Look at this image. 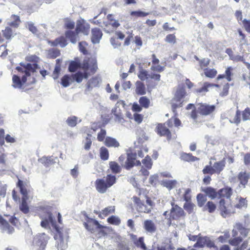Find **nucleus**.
Segmentation results:
<instances>
[{
  "label": "nucleus",
  "instance_id": "nucleus-32",
  "mask_svg": "<svg viewBox=\"0 0 250 250\" xmlns=\"http://www.w3.org/2000/svg\"><path fill=\"white\" fill-rule=\"evenodd\" d=\"M38 161L45 167H48L56 163L55 159L52 156L48 157L43 156L39 159Z\"/></svg>",
  "mask_w": 250,
  "mask_h": 250
},
{
  "label": "nucleus",
  "instance_id": "nucleus-18",
  "mask_svg": "<svg viewBox=\"0 0 250 250\" xmlns=\"http://www.w3.org/2000/svg\"><path fill=\"white\" fill-rule=\"evenodd\" d=\"M238 232H240L242 237H246L248 235L249 230L243 226V224L240 223H237L234 226V229L232 231V236H237L238 235Z\"/></svg>",
  "mask_w": 250,
  "mask_h": 250
},
{
  "label": "nucleus",
  "instance_id": "nucleus-31",
  "mask_svg": "<svg viewBox=\"0 0 250 250\" xmlns=\"http://www.w3.org/2000/svg\"><path fill=\"white\" fill-rule=\"evenodd\" d=\"M66 39L65 36H61L51 42V45L54 46L59 45L61 47H64L66 46L68 43Z\"/></svg>",
  "mask_w": 250,
  "mask_h": 250
},
{
  "label": "nucleus",
  "instance_id": "nucleus-15",
  "mask_svg": "<svg viewBox=\"0 0 250 250\" xmlns=\"http://www.w3.org/2000/svg\"><path fill=\"white\" fill-rule=\"evenodd\" d=\"M90 28V24L83 19H80L77 21L75 29L79 34L82 33L84 35H88Z\"/></svg>",
  "mask_w": 250,
  "mask_h": 250
},
{
  "label": "nucleus",
  "instance_id": "nucleus-45",
  "mask_svg": "<svg viewBox=\"0 0 250 250\" xmlns=\"http://www.w3.org/2000/svg\"><path fill=\"white\" fill-rule=\"evenodd\" d=\"M11 18L13 21L9 23V25L12 27L18 28L21 22L20 17L16 15H12Z\"/></svg>",
  "mask_w": 250,
  "mask_h": 250
},
{
  "label": "nucleus",
  "instance_id": "nucleus-54",
  "mask_svg": "<svg viewBox=\"0 0 250 250\" xmlns=\"http://www.w3.org/2000/svg\"><path fill=\"white\" fill-rule=\"evenodd\" d=\"M142 163L147 168H151L152 166V162L150 157L148 155L146 156L145 158L142 160Z\"/></svg>",
  "mask_w": 250,
  "mask_h": 250
},
{
  "label": "nucleus",
  "instance_id": "nucleus-40",
  "mask_svg": "<svg viewBox=\"0 0 250 250\" xmlns=\"http://www.w3.org/2000/svg\"><path fill=\"white\" fill-rule=\"evenodd\" d=\"M204 71L205 75L211 79L215 77L217 74V71L215 68H205Z\"/></svg>",
  "mask_w": 250,
  "mask_h": 250
},
{
  "label": "nucleus",
  "instance_id": "nucleus-43",
  "mask_svg": "<svg viewBox=\"0 0 250 250\" xmlns=\"http://www.w3.org/2000/svg\"><path fill=\"white\" fill-rule=\"evenodd\" d=\"M60 54V51L56 48L50 49L48 51V57L50 59H55Z\"/></svg>",
  "mask_w": 250,
  "mask_h": 250
},
{
  "label": "nucleus",
  "instance_id": "nucleus-23",
  "mask_svg": "<svg viewBox=\"0 0 250 250\" xmlns=\"http://www.w3.org/2000/svg\"><path fill=\"white\" fill-rule=\"evenodd\" d=\"M64 35L66 38L73 44H76L79 40V33L76 30L75 31L66 30L65 31Z\"/></svg>",
  "mask_w": 250,
  "mask_h": 250
},
{
  "label": "nucleus",
  "instance_id": "nucleus-59",
  "mask_svg": "<svg viewBox=\"0 0 250 250\" xmlns=\"http://www.w3.org/2000/svg\"><path fill=\"white\" fill-rule=\"evenodd\" d=\"M26 27L28 30L32 32L33 34L37 35L38 32L37 27L34 25L32 22H27Z\"/></svg>",
  "mask_w": 250,
  "mask_h": 250
},
{
  "label": "nucleus",
  "instance_id": "nucleus-41",
  "mask_svg": "<svg viewBox=\"0 0 250 250\" xmlns=\"http://www.w3.org/2000/svg\"><path fill=\"white\" fill-rule=\"evenodd\" d=\"M109 151L104 146H102L100 149V157L103 161H106L109 158Z\"/></svg>",
  "mask_w": 250,
  "mask_h": 250
},
{
  "label": "nucleus",
  "instance_id": "nucleus-2",
  "mask_svg": "<svg viewBox=\"0 0 250 250\" xmlns=\"http://www.w3.org/2000/svg\"><path fill=\"white\" fill-rule=\"evenodd\" d=\"M232 193V189L230 187L227 186V189L217 200L219 210L221 215L224 217H226L234 212L231 200Z\"/></svg>",
  "mask_w": 250,
  "mask_h": 250
},
{
  "label": "nucleus",
  "instance_id": "nucleus-13",
  "mask_svg": "<svg viewBox=\"0 0 250 250\" xmlns=\"http://www.w3.org/2000/svg\"><path fill=\"white\" fill-rule=\"evenodd\" d=\"M49 236L44 233H41L36 236L34 239V245L37 247L38 250H44L48 243Z\"/></svg>",
  "mask_w": 250,
  "mask_h": 250
},
{
  "label": "nucleus",
  "instance_id": "nucleus-17",
  "mask_svg": "<svg viewBox=\"0 0 250 250\" xmlns=\"http://www.w3.org/2000/svg\"><path fill=\"white\" fill-rule=\"evenodd\" d=\"M207 246L208 247L211 248L214 247V244L211 241L209 238L206 236L202 237L199 236L197 241L193 245L194 248H204Z\"/></svg>",
  "mask_w": 250,
  "mask_h": 250
},
{
  "label": "nucleus",
  "instance_id": "nucleus-26",
  "mask_svg": "<svg viewBox=\"0 0 250 250\" xmlns=\"http://www.w3.org/2000/svg\"><path fill=\"white\" fill-rule=\"evenodd\" d=\"M136 153H131L128 155L125 162V167L129 170L135 166V161L136 159Z\"/></svg>",
  "mask_w": 250,
  "mask_h": 250
},
{
  "label": "nucleus",
  "instance_id": "nucleus-60",
  "mask_svg": "<svg viewBox=\"0 0 250 250\" xmlns=\"http://www.w3.org/2000/svg\"><path fill=\"white\" fill-rule=\"evenodd\" d=\"M88 45V43L85 41H82L79 43V48L80 51L84 55L87 54V50L86 47Z\"/></svg>",
  "mask_w": 250,
  "mask_h": 250
},
{
  "label": "nucleus",
  "instance_id": "nucleus-61",
  "mask_svg": "<svg viewBox=\"0 0 250 250\" xmlns=\"http://www.w3.org/2000/svg\"><path fill=\"white\" fill-rule=\"evenodd\" d=\"M66 123L69 126L74 127L77 124V118L76 116L69 117L67 118Z\"/></svg>",
  "mask_w": 250,
  "mask_h": 250
},
{
  "label": "nucleus",
  "instance_id": "nucleus-10",
  "mask_svg": "<svg viewBox=\"0 0 250 250\" xmlns=\"http://www.w3.org/2000/svg\"><path fill=\"white\" fill-rule=\"evenodd\" d=\"M172 125L171 119L167 120L164 123H158L155 129L156 133L160 137H164L167 141H170L172 138V133L169 129Z\"/></svg>",
  "mask_w": 250,
  "mask_h": 250
},
{
  "label": "nucleus",
  "instance_id": "nucleus-36",
  "mask_svg": "<svg viewBox=\"0 0 250 250\" xmlns=\"http://www.w3.org/2000/svg\"><path fill=\"white\" fill-rule=\"evenodd\" d=\"M180 158L182 160L188 162H194L199 160L198 158L193 156L191 153L185 152H182L181 154Z\"/></svg>",
  "mask_w": 250,
  "mask_h": 250
},
{
  "label": "nucleus",
  "instance_id": "nucleus-58",
  "mask_svg": "<svg viewBox=\"0 0 250 250\" xmlns=\"http://www.w3.org/2000/svg\"><path fill=\"white\" fill-rule=\"evenodd\" d=\"M205 207L209 213L213 212L216 208V205L212 201H208Z\"/></svg>",
  "mask_w": 250,
  "mask_h": 250
},
{
  "label": "nucleus",
  "instance_id": "nucleus-55",
  "mask_svg": "<svg viewBox=\"0 0 250 250\" xmlns=\"http://www.w3.org/2000/svg\"><path fill=\"white\" fill-rule=\"evenodd\" d=\"M165 40L167 42L174 44L176 43L177 40L174 34H169L166 36Z\"/></svg>",
  "mask_w": 250,
  "mask_h": 250
},
{
  "label": "nucleus",
  "instance_id": "nucleus-49",
  "mask_svg": "<svg viewBox=\"0 0 250 250\" xmlns=\"http://www.w3.org/2000/svg\"><path fill=\"white\" fill-rule=\"evenodd\" d=\"M134 243L136 247H140L143 250H146L147 249L143 237H139V239L134 241Z\"/></svg>",
  "mask_w": 250,
  "mask_h": 250
},
{
  "label": "nucleus",
  "instance_id": "nucleus-7",
  "mask_svg": "<svg viewBox=\"0 0 250 250\" xmlns=\"http://www.w3.org/2000/svg\"><path fill=\"white\" fill-rule=\"evenodd\" d=\"M187 95V93L184 85H178L171 102L172 110L174 113L176 112V110L178 108L183 106L184 102L183 99Z\"/></svg>",
  "mask_w": 250,
  "mask_h": 250
},
{
  "label": "nucleus",
  "instance_id": "nucleus-48",
  "mask_svg": "<svg viewBox=\"0 0 250 250\" xmlns=\"http://www.w3.org/2000/svg\"><path fill=\"white\" fill-rule=\"evenodd\" d=\"M56 64L53 73V76L54 79H57L61 71V66H60V59H57L56 60Z\"/></svg>",
  "mask_w": 250,
  "mask_h": 250
},
{
  "label": "nucleus",
  "instance_id": "nucleus-20",
  "mask_svg": "<svg viewBox=\"0 0 250 250\" xmlns=\"http://www.w3.org/2000/svg\"><path fill=\"white\" fill-rule=\"evenodd\" d=\"M103 36L102 30L98 28L95 27L91 29V41L93 44L99 43Z\"/></svg>",
  "mask_w": 250,
  "mask_h": 250
},
{
  "label": "nucleus",
  "instance_id": "nucleus-14",
  "mask_svg": "<svg viewBox=\"0 0 250 250\" xmlns=\"http://www.w3.org/2000/svg\"><path fill=\"white\" fill-rule=\"evenodd\" d=\"M138 77L142 81L147 80L149 78L154 80L155 81L159 82L161 79V75L158 73H151L150 74H148V71L141 68L138 73Z\"/></svg>",
  "mask_w": 250,
  "mask_h": 250
},
{
  "label": "nucleus",
  "instance_id": "nucleus-38",
  "mask_svg": "<svg viewBox=\"0 0 250 250\" xmlns=\"http://www.w3.org/2000/svg\"><path fill=\"white\" fill-rule=\"evenodd\" d=\"M139 104L143 108L145 109L148 108L151 104L150 100L146 96H142L139 100Z\"/></svg>",
  "mask_w": 250,
  "mask_h": 250
},
{
  "label": "nucleus",
  "instance_id": "nucleus-42",
  "mask_svg": "<svg viewBox=\"0 0 250 250\" xmlns=\"http://www.w3.org/2000/svg\"><path fill=\"white\" fill-rule=\"evenodd\" d=\"M107 222L111 225L119 226L121 221L120 218L115 215H111L107 219Z\"/></svg>",
  "mask_w": 250,
  "mask_h": 250
},
{
  "label": "nucleus",
  "instance_id": "nucleus-24",
  "mask_svg": "<svg viewBox=\"0 0 250 250\" xmlns=\"http://www.w3.org/2000/svg\"><path fill=\"white\" fill-rule=\"evenodd\" d=\"M116 37H112L110 39V42L111 44L115 47H118L121 45V42L118 41V39L123 40L125 37V34L120 31L115 32Z\"/></svg>",
  "mask_w": 250,
  "mask_h": 250
},
{
  "label": "nucleus",
  "instance_id": "nucleus-9",
  "mask_svg": "<svg viewBox=\"0 0 250 250\" xmlns=\"http://www.w3.org/2000/svg\"><path fill=\"white\" fill-rule=\"evenodd\" d=\"M116 182L115 176L107 174L104 178L98 179L95 182L96 190L101 193H105L107 189L112 186Z\"/></svg>",
  "mask_w": 250,
  "mask_h": 250
},
{
  "label": "nucleus",
  "instance_id": "nucleus-56",
  "mask_svg": "<svg viewBox=\"0 0 250 250\" xmlns=\"http://www.w3.org/2000/svg\"><path fill=\"white\" fill-rule=\"evenodd\" d=\"M243 238L242 237H234L233 238L229 240V243L231 246H238L243 241Z\"/></svg>",
  "mask_w": 250,
  "mask_h": 250
},
{
  "label": "nucleus",
  "instance_id": "nucleus-19",
  "mask_svg": "<svg viewBox=\"0 0 250 250\" xmlns=\"http://www.w3.org/2000/svg\"><path fill=\"white\" fill-rule=\"evenodd\" d=\"M115 211V206H108L102 209L101 211L94 210V213L98 215L101 219H104L110 214L114 213Z\"/></svg>",
  "mask_w": 250,
  "mask_h": 250
},
{
  "label": "nucleus",
  "instance_id": "nucleus-8",
  "mask_svg": "<svg viewBox=\"0 0 250 250\" xmlns=\"http://www.w3.org/2000/svg\"><path fill=\"white\" fill-rule=\"evenodd\" d=\"M17 186L20 188V192L22 194L21 201L19 205V209L24 214H27L30 210L27 202L29 199L28 194L30 192V190H28L26 188V184L20 179L17 183Z\"/></svg>",
  "mask_w": 250,
  "mask_h": 250
},
{
  "label": "nucleus",
  "instance_id": "nucleus-3",
  "mask_svg": "<svg viewBox=\"0 0 250 250\" xmlns=\"http://www.w3.org/2000/svg\"><path fill=\"white\" fill-rule=\"evenodd\" d=\"M145 191L146 190H144L143 188H140L138 192V196H133L132 198V200L133 201L137 210L139 212L149 213L155 206V203L146 194L145 195L146 203L150 207H148L147 205L145 204L144 201L141 199V195L142 193H144Z\"/></svg>",
  "mask_w": 250,
  "mask_h": 250
},
{
  "label": "nucleus",
  "instance_id": "nucleus-37",
  "mask_svg": "<svg viewBox=\"0 0 250 250\" xmlns=\"http://www.w3.org/2000/svg\"><path fill=\"white\" fill-rule=\"evenodd\" d=\"M211 86L218 87L219 85L217 84L210 83L208 82H205L202 87L196 89L195 92L197 93H206L208 91V88Z\"/></svg>",
  "mask_w": 250,
  "mask_h": 250
},
{
  "label": "nucleus",
  "instance_id": "nucleus-27",
  "mask_svg": "<svg viewBox=\"0 0 250 250\" xmlns=\"http://www.w3.org/2000/svg\"><path fill=\"white\" fill-rule=\"evenodd\" d=\"M135 93L138 95H144L146 93L145 84L141 81H137L135 83Z\"/></svg>",
  "mask_w": 250,
  "mask_h": 250
},
{
  "label": "nucleus",
  "instance_id": "nucleus-1",
  "mask_svg": "<svg viewBox=\"0 0 250 250\" xmlns=\"http://www.w3.org/2000/svg\"><path fill=\"white\" fill-rule=\"evenodd\" d=\"M38 68V65L36 63H28L24 64L21 63L20 66L16 67V69L19 72L24 73V75L22 76L21 78L17 75H13L12 76V86L15 88L22 89V91L25 92L32 89V88H30L24 89L23 85L27 82V77L35 73Z\"/></svg>",
  "mask_w": 250,
  "mask_h": 250
},
{
  "label": "nucleus",
  "instance_id": "nucleus-12",
  "mask_svg": "<svg viewBox=\"0 0 250 250\" xmlns=\"http://www.w3.org/2000/svg\"><path fill=\"white\" fill-rule=\"evenodd\" d=\"M227 189V187H225L218 190L211 187H207L202 188L203 191L206 196H208L211 199L218 200L220 195L225 191Z\"/></svg>",
  "mask_w": 250,
  "mask_h": 250
},
{
  "label": "nucleus",
  "instance_id": "nucleus-47",
  "mask_svg": "<svg viewBox=\"0 0 250 250\" xmlns=\"http://www.w3.org/2000/svg\"><path fill=\"white\" fill-rule=\"evenodd\" d=\"M206 195L202 193H199L197 195V201L198 205L200 207H203L207 201Z\"/></svg>",
  "mask_w": 250,
  "mask_h": 250
},
{
  "label": "nucleus",
  "instance_id": "nucleus-50",
  "mask_svg": "<svg viewBox=\"0 0 250 250\" xmlns=\"http://www.w3.org/2000/svg\"><path fill=\"white\" fill-rule=\"evenodd\" d=\"M3 37L7 40H10L13 36L12 29L9 27H6L2 31Z\"/></svg>",
  "mask_w": 250,
  "mask_h": 250
},
{
  "label": "nucleus",
  "instance_id": "nucleus-16",
  "mask_svg": "<svg viewBox=\"0 0 250 250\" xmlns=\"http://www.w3.org/2000/svg\"><path fill=\"white\" fill-rule=\"evenodd\" d=\"M56 241L57 247L58 250H64L67 247V240H64L63 233L60 230H57L54 236Z\"/></svg>",
  "mask_w": 250,
  "mask_h": 250
},
{
  "label": "nucleus",
  "instance_id": "nucleus-46",
  "mask_svg": "<svg viewBox=\"0 0 250 250\" xmlns=\"http://www.w3.org/2000/svg\"><path fill=\"white\" fill-rule=\"evenodd\" d=\"M177 184L175 180H166L162 182V185L164 187L167 188L169 190L173 188Z\"/></svg>",
  "mask_w": 250,
  "mask_h": 250
},
{
  "label": "nucleus",
  "instance_id": "nucleus-64",
  "mask_svg": "<svg viewBox=\"0 0 250 250\" xmlns=\"http://www.w3.org/2000/svg\"><path fill=\"white\" fill-rule=\"evenodd\" d=\"M243 121L250 120V108L247 107L242 112Z\"/></svg>",
  "mask_w": 250,
  "mask_h": 250
},
{
  "label": "nucleus",
  "instance_id": "nucleus-4",
  "mask_svg": "<svg viewBox=\"0 0 250 250\" xmlns=\"http://www.w3.org/2000/svg\"><path fill=\"white\" fill-rule=\"evenodd\" d=\"M37 210L38 216L42 219L41 226L42 227L47 228L50 225L53 227H56V221L51 211V207L49 206H40L38 207Z\"/></svg>",
  "mask_w": 250,
  "mask_h": 250
},
{
  "label": "nucleus",
  "instance_id": "nucleus-62",
  "mask_svg": "<svg viewBox=\"0 0 250 250\" xmlns=\"http://www.w3.org/2000/svg\"><path fill=\"white\" fill-rule=\"evenodd\" d=\"M209 163H210L209 165L206 166L204 167V168H203V169L202 170V172L204 174H208L210 175H212V174H214L213 170V167L211 166V162H210Z\"/></svg>",
  "mask_w": 250,
  "mask_h": 250
},
{
  "label": "nucleus",
  "instance_id": "nucleus-39",
  "mask_svg": "<svg viewBox=\"0 0 250 250\" xmlns=\"http://www.w3.org/2000/svg\"><path fill=\"white\" fill-rule=\"evenodd\" d=\"M109 165L112 173L117 174L121 172V168L116 162L111 161L109 162Z\"/></svg>",
  "mask_w": 250,
  "mask_h": 250
},
{
  "label": "nucleus",
  "instance_id": "nucleus-57",
  "mask_svg": "<svg viewBox=\"0 0 250 250\" xmlns=\"http://www.w3.org/2000/svg\"><path fill=\"white\" fill-rule=\"evenodd\" d=\"M105 125V124L102 123L100 122H94L91 125V129L93 131H96L100 128L102 129V128L104 127Z\"/></svg>",
  "mask_w": 250,
  "mask_h": 250
},
{
  "label": "nucleus",
  "instance_id": "nucleus-44",
  "mask_svg": "<svg viewBox=\"0 0 250 250\" xmlns=\"http://www.w3.org/2000/svg\"><path fill=\"white\" fill-rule=\"evenodd\" d=\"M80 68V62L76 61H71L69 65L68 70L70 72H76Z\"/></svg>",
  "mask_w": 250,
  "mask_h": 250
},
{
  "label": "nucleus",
  "instance_id": "nucleus-30",
  "mask_svg": "<svg viewBox=\"0 0 250 250\" xmlns=\"http://www.w3.org/2000/svg\"><path fill=\"white\" fill-rule=\"evenodd\" d=\"M99 84V79L97 77H94L89 80L86 85V90L91 91L92 88L97 87Z\"/></svg>",
  "mask_w": 250,
  "mask_h": 250
},
{
  "label": "nucleus",
  "instance_id": "nucleus-21",
  "mask_svg": "<svg viewBox=\"0 0 250 250\" xmlns=\"http://www.w3.org/2000/svg\"><path fill=\"white\" fill-rule=\"evenodd\" d=\"M84 71V72H87V71L90 69V72L92 74H94L97 69V65L96 62L93 63L91 66H90L88 60H84L83 63H80V68Z\"/></svg>",
  "mask_w": 250,
  "mask_h": 250
},
{
  "label": "nucleus",
  "instance_id": "nucleus-28",
  "mask_svg": "<svg viewBox=\"0 0 250 250\" xmlns=\"http://www.w3.org/2000/svg\"><path fill=\"white\" fill-rule=\"evenodd\" d=\"M145 229L150 233H154L156 230V227L154 222L151 220H146L144 222Z\"/></svg>",
  "mask_w": 250,
  "mask_h": 250
},
{
  "label": "nucleus",
  "instance_id": "nucleus-22",
  "mask_svg": "<svg viewBox=\"0 0 250 250\" xmlns=\"http://www.w3.org/2000/svg\"><path fill=\"white\" fill-rule=\"evenodd\" d=\"M152 65L150 67V69L153 72L160 73L165 70V67L161 66L159 64V60L156 58V55L153 54L151 55Z\"/></svg>",
  "mask_w": 250,
  "mask_h": 250
},
{
  "label": "nucleus",
  "instance_id": "nucleus-33",
  "mask_svg": "<svg viewBox=\"0 0 250 250\" xmlns=\"http://www.w3.org/2000/svg\"><path fill=\"white\" fill-rule=\"evenodd\" d=\"M232 70L233 68L230 66L227 67L225 71V74H219L217 77L216 80L218 81L220 79L226 78L228 82H230L232 80Z\"/></svg>",
  "mask_w": 250,
  "mask_h": 250
},
{
  "label": "nucleus",
  "instance_id": "nucleus-53",
  "mask_svg": "<svg viewBox=\"0 0 250 250\" xmlns=\"http://www.w3.org/2000/svg\"><path fill=\"white\" fill-rule=\"evenodd\" d=\"M71 83V77L68 75H65L61 79V84L63 87H67Z\"/></svg>",
  "mask_w": 250,
  "mask_h": 250
},
{
  "label": "nucleus",
  "instance_id": "nucleus-35",
  "mask_svg": "<svg viewBox=\"0 0 250 250\" xmlns=\"http://www.w3.org/2000/svg\"><path fill=\"white\" fill-rule=\"evenodd\" d=\"M250 178V174L246 172H240L238 175V179L240 184L244 187L248 184Z\"/></svg>",
  "mask_w": 250,
  "mask_h": 250
},
{
  "label": "nucleus",
  "instance_id": "nucleus-11",
  "mask_svg": "<svg viewBox=\"0 0 250 250\" xmlns=\"http://www.w3.org/2000/svg\"><path fill=\"white\" fill-rule=\"evenodd\" d=\"M85 220L86 222L83 223V225L87 230L91 233H94L96 229H100V233H102L104 235L106 234L103 229H107V227L101 225L97 220L90 218L87 215H86Z\"/></svg>",
  "mask_w": 250,
  "mask_h": 250
},
{
  "label": "nucleus",
  "instance_id": "nucleus-5",
  "mask_svg": "<svg viewBox=\"0 0 250 250\" xmlns=\"http://www.w3.org/2000/svg\"><path fill=\"white\" fill-rule=\"evenodd\" d=\"M171 208L168 213V211H166L163 213V215L166 217L167 220V225L170 226L175 224L174 222L180 221L181 219H184L186 216V213L183 209L178 205L175 204L174 201L170 202Z\"/></svg>",
  "mask_w": 250,
  "mask_h": 250
},
{
  "label": "nucleus",
  "instance_id": "nucleus-29",
  "mask_svg": "<svg viewBox=\"0 0 250 250\" xmlns=\"http://www.w3.org/2000/svg\"><path fill=\"white\" fill-rule=\"evenodd\" d=\"M89 74L87 72L82 73L80 71L76 72L75 74L71 75L72 79L78 83L82 82L83 79H87Z\"/></svg>",
  "mask_w": 250,
  "mask_h": 250
},
{
  "label": "nucleus",
  "instance_id": "nucleus-52",
  "mask_svg": "<svg viewBox=\"0 0 250 250\" xmlns=\"http://www.w3.org/2000/svg\"><path fill=\"white\" fill-rule=\"evenodd\" d=\"M149 14V13L141 11H134L130 12V16L132 17H135L136 18L138 17H145L148 16Z\"/></svg>",
  "mask_w": 250,
  "mask_h": 250
},
{
  "label": "nucleus",
  "instance_id": "nucleus-34",
  "mask_svg": "<svg viewBox=\"0 0 250 250\" xmlns=\"http://www.w3.org/2000/svg\"><path fill=\"white\" fill-rule=\"evenodd\" d=\"M104 144L108 147H118L120 146L119 143L116 140V139L111 137H106L104 142Z\"/></svg>",
  "mask_w": 250,
  "mask_h": 250
},
{
  "label": "nucleus",
  "instance_id": "nucleus-63",
  "mask_svg": "<svg viewBox=\"0 0 250 250\" xmlns=\"http://www.w3.org/2000/svg\"><path fill=\"white\" fill-rule=\"evenodd\" d=\"M106 131L104 129H101L100 131L97 134V140L99 142H103L105 139Z\"/></svg>",
  "mask_w": 250,
  "mask_h": 250
},
{
  "label": "nucleus",
  "instance_id": "nucleus-6",
  "mask_svg": "<svg viewBox=\"0 0 250 250\" xmlns=\"http://www.w3.org/2000/svg\"><path fill=\"white\" fill-rule=\"evenodd\" d=\"M216 109L214 105H210L207 103H200L196 104V107L190 113V117L196 120L199 115L207 116L212 114Z\"/></svg>",
  "mask_w": 250,
  "mask_h": 250
},
{
  "label": "nucleus",
  "instance_id": "nucleus-51",
  "mask_svg": "<svg viewBox=\"0 0 250 250\" xmlns=\"http://www.w3.org/2000/svg\"><path fill=\"white\" fill-rule=\"evenodd\" d=\"M195 205L191 203V201L187 202L184 205V208L190 214L193 211Z\"/></svg>",
  "mask_w": 250,
  "mask_h": 250
},
{
  "label": "nucleus",
  "instance_id": "nucleus-25",
  "mask_svg": "<svg viewBox=\"0 0 250 250\" xmlns=\"http://www.w3.org/2000/svg\"><path fill=\"white\" fill-rule=\"evenodd\" d=\"M226 166L225 159L216 162L214 163L212 167L214 174H219L223 170Z\"/></svg>",
  "mask_w": 250,
  "mask_h": 250
}]
</instances>
